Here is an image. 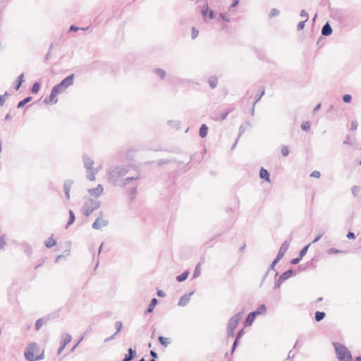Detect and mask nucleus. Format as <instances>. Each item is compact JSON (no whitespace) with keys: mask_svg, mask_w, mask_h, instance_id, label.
Returning <instances> with one entry per match:
<instances>
[{"mask_svg":"<svg viewBox=\"0 0 361 361\" xmlns=\"http://www.w3.org/2000/svg\"><path fill=\"white\" fill-rule=\"evenodd\" d=\"M82 159H83L85 168L87 170H92V166H93L94 163V161L90 157H89L87 155H86V154H84L82 156Z\"/></svg>","mask_w":361,"mask_h":361,"instance_id":"2eb2a0df","label":"nucleus"},{"mask_svg":"<svg viewBox=\"0 0 361 361\" xmlns=\"http://www.w3.org/2000/svg\"><path fill=\"white\" fill-rule=\"evenodd\" d=\"M8 93L7 92H6L4 93V94L3 95H0V106H4V103H5V100H6V98L7 97H8Z\"/></svg>","mask_w":361,"mask_h":361,"instance_id":"49530a36","label":"nucleus"},{"mask_svg":"<svg viewBox=\"0 0 361 361\" xmlns=\"http://www.w3.org/2000/svg\"><path fill=\"white\" fill-rule=\"evenodd\" d=\"M346 237L351 240V239H355V235L353 232H351V231H349L346 235Z\"/></svg>","mask_w":361,"mask_h":361,"instance_id":"338daca9","label":"nucleus"},{"mask_svg":"<svg viewBox=\"0 0 361 361\" xmlns=\"http://www.w3.org/2000/svg\"><path fill=\"white\" fill-rule=\"evenodd\" d=\"M280 259H277V257H276V258L273 260V262L271 263V264L269 265L267 271L265 272V274H264V276H263V279H262V282L266 279L267 276H268L269 271L272 269H274V267L277 264V263L279 262Z\"/></svg>","mask_w":361,"mask_h":361,"instance_id":"412c9836","label":"nucleus"},{"mask_svg":"<svg viewBox=\"0 0 361 361\" xmlns=\"http://www.w3.org/2000/svg\"><path fill=\"white\" fill-rule=\"evenodd\" d=\"M305 23H306V20H302V21L299 22V23L297 25L298 30H302V29H304Z\"/></svg>","mask_w":361,"mask_h":361,"instance_id":"864d4df0","label":"nucleus"},{"mask_svg":"<svg viewBox=\"0 0 361 361\" xmlns=\"http://www.w3.org/2000/svg\"><path fill=\"white\" fill-rule=\"evenodd\" d=\"M136 356V351L133 350L132 348H129L128 350V354H126L123 360V361H130L134 359Z\"/></svg>","mask_w":361,"mask_h":361,"instance_id":"a211bd4d","label":"nucleus"},{"mask_svg":"<svg viewBox=\"0 0 361 361\" xmlns=\"http://www.w3.org/2000/svg\"><path fill=\"white\" fill-rule=\"evenodd\" d=\"M301 259H302V258H300V257L298 256L297 257L293 258L290 260V264H293V265L298 264L300 262Z\"/></svg>","mask_w":361,"mask_h":361,"instance_id":"6e6d98bb","label":"nucleus"},{"mask_svg":"<svg viewBox=\"0 0 361 361\" xmlns=\"http://www.w3.org/2000/svg\"><path fill=\"white\" fill-rule=\"evenodd\" d=\"M154 73H156L161 79H164L166 75L165 71L161 68H156L154 70Z\"/></svg>","mask_w":361,"mask_h":361,"instance_id":"4c0bfd02","label":"nucleus"},{"mask_svg":"<svg viewBox=\"0 0 361 361\" xmlns=\"http://www.w3.org/2000/svg\"><path fill=\"white\" fill-rule=\"evenodd\" d=\"M259 177L261 179H262L265 181L270 182L269 172L264 168H261V169L259 171Z\"/></svg>","mask_w":361,"mask_h":361,"instance_id":"6ab92c4d","label":"nucleus"},{"mask_svg":"<svg viewBox=\"0 0 361 361\" xmlns=\"http://www.w3.org/2000/svg\"><path fill=\"white\" fill-rule=\"evenodd\" d=\"M103 190V186L99 184L95 188L89 189L88 192L94 197H98L102 195Z\"/></svg>","mask_w":361,"mask_h":361,"instance_id":"ddd939ff","label":"nucleus"},{"mask_svg":"<svg viewBox=\"0 0 361 361\" xmlns=\"http://www.w3.org/2000/svg\"><path fill=\"white\" fill-rule=\"evenodd\" d=\"M208 127L206 124H202L199 130V135L200 137L204 138L207 135Z\"/></svg>","mask_w":361,"mask_h":361,"instance_id":"5701e85b","label":"nucleus"},{"mask_svg":"<svg viewBox=\"0 0 361 361\" xmlns=\"http://www.w3.org/2000/svg\"><path fill=\"white\" fill-rule=\"evenodd\" d=\"M22 246L24 248L25 254L27 255L28 257H30L32 255V250L31 246L29 244L26 243H22Z\"/></svg>","mask_w":361,"mask_h":361,"instance_id":"bb28decb","label":"nucleus"},{"mask_svg":"<svg viewBox=\"0 0 361 361\" xmlns=\"http://www.w3.org/2000/svg\"><path fill=\"white\" fill-rule=\"evenodd\" d=\"M199 34V31L195 27H192V32H191V38L192 39H195Z\"/></svg>","mask_w":361,"mask_h":361,"instance_id":"3c124183","label":"nucleus"},{"mask_svg":"<svg viewBox=\"0 0 361 361\" xmlns=\"http://www.w3.org/2000/svg\"><path fill=\"white\" fill-rule=\"evenodd\" d=\"M71 336L68 334H65L62 336V341L61 342V344L63 345V346H66L69 342L71 341Z\"/></svg>","mask_w":361,"mask_h":361,"instance_id":"c756f323","label":"nucleus"},{"mask_svg":"<svg viewBox=\"0 0 361 361\" xmlns=\"http://www.w3.org/2000/svg\"><path fill=\"white\" fill-rule=\"evenodd\" d=\"M59 94V93L56 92V90H54L52 88L50 95L48 97H46L44 100V102L45 104H56L58 102V99L56 98V96Z\"/></svg>","mask_w":361,"mask_h":361,"instance_id":"9b49d317","label":"nucleus"},{"mask_svg":"<svg viewBox=\"0 0 361 361\" xmlns=\"http://www.w3.org/2000/svg\"><path fill=\"white\" fill-rule=\"evenodd\" d=\"M128 166L118 165L110 169L108 171V181L114 185H118L119 180L128 172Z\"/></svg>","mask_w":361,"mask_h":361,"instance_id":"f257e3e1","label":"nucleus"},{"mask_svg":"<svg viewBox=\"0 0 361 361\" xmlns=\"http://www.w3.org/2000/svg\"><path fill=\"white\" fill-rule=\"evenodd\" d=\"M194 292H190L188 294H185L180 297L178 300V305L181 307L185 306L190 301L191 295Z\"/></svg>","mask_w":361,"mask_h":361,"instance_id":"4468645a","label":"nucleus"},{"mask_svg":"<svg viewBox=\"0 0 361 361\" xmlns=\"http://www.w3.org/2000/svg\"><path fill=\"white\" fill-rule=\"evenodd\" d=\"M69 219L66 225V228H68L71 224H73L75 220V214L72 210H69Z\"/></svg>","mask_w":361,"mask_h":361,"instance_id":"a878e982","label":"nucleus"},{"mask_svg":"<svg viewBox=\"0 0 361 361\" xmlns=\"http://www.w3.org/2000/svg\"><path fill=\"white\" fill-rule=\"evenodd\" d=\"M102 212H99V216L97 218V219L92 224V228L96 230L100 229L102 227L106 226L109 224V221L107 220L102 219Z\"/></svg>","mask_w":361,"mask_h":361,"instance_id":"1a4fd4ad","label":"nucleus"},{"mask_svg":"<svg viewBox=\"0 0 361 361\" xmlns=\"http://www.w3.org/2000/svg\"><path fill=\"white\" fill-rule=\"evenodd\" d=\"M310 244H308V245H305V247H303L300 250V252H299V255H298V256L300 257V258H302V257H303L307 254V250H308V248H309V247H310Z\"/></svg>","mask_w":361,"mask_h":361,"instance_id":"ea45409f","label":"nucleus"},{"mask_svg":"<svg viewBox=\"0 0 361 361\" xmlns=\"http://www.w3.org/2000/svg\"><path fill=\"white\" fill-rule=\"evenodd\" d=\"M100 206V201L94 199H88L84 202L81 211L85 216L88 217L94 210L99 208Z\"/></svg>","mask_w":361,"mask_h":361,"instance_id":"20e7f679","label":"nucleus"},{"mask_svg":"<svg viewBox=\"0 0 361 361\" xmlns=\"http://www.w3.org/2000/svg\"><path fill=\"white\" fill-rule=\"evenodd\" d=\"M168 125L173 128L179 129L180 127V122L179 121H168L167 122Z\"/></svg>","mask_w":361,"mask_h":361,"instance_id":"473e14b6","label":"nucleus"},{"mask_svg":"<svg viewBox=\"0 0 361 361\" xmlns=\"http://www.w3.org/2000/svg\"><path fill=\"white\" fill-rule=\"evenodd\" d=\"M280 13V11L276 8H271L270 11V13L269 14V18H272L274 17H276L279 16Z\"/></svg>","mask_w":361,"mask_h":361,"instance_id":"79ce46f5","label":"nucleus"},{"mask_svg":"<svg viewBox=\"0 0 361 361\" xmlns=\"http://www.w3.org/2000/svg\"><path fill=\"white\" fill-rule=\"evenodd\" d=\"M326 317L324 312L317 311L314 314V319L316 322H321Z\"/></svg>","mask_w":361,"mask_h":361,"instance_id":"c85d7f7f","label":"nucleus"},{"mask_svg":"<svg viewBox=\"0 0 361 361\" xmlns=\"http://www.w3.org/2000/svg\"><path fill=\"white\" fill-rule=\"evenodd\" d=\"M324 234V232L319 233L315 237V238L313 240L312 243H315L318 242L322 238V237L323 236Z\"/></svg>","mask_w":361,"mask_h":361,"instance_id":"13d9d810","label":"nucleus"},{"mask_svg":"<svg viewBox=\"0 0 361 361\" xmlns=\"http://www.w3.org/2000/svg\"><path fill=\"white\" fill-rule=\"evenodd\" d=\"M188 275H189V271H185L181 274L178 275L176 276V281L178 282H183L187 279Z\"/></svg>","mask_w":361,"mask_h":361,"instance_id":"cd10ccee","label":"nucleus"},{"mask_svg":"<svg viewBox=\"0 0 361 361\" xmlns=\"http://www.w3.org/2000/svg\"><path fill=\"white\" fill-rule=\"evenodd\" d=\"M300 17L302 18H305V19L304 20H306V22L309 19V16H308V13L305 11V10H302L301 12H300Z\"/></svg>","mask_w":361,"mask_h":361,"instance_id":"5fc2aeb1","label":"nucleus"},{"mask_svg":"<svg viewBox=\"0 0 361 361\" xmlns=\"http://www.w3.org/2000/svg\"><path fill=\"white\" fill-rule=\"evenodd\" d=\"M281 154L283 157H287L289 154L288 146L284 145L281 147Z\"/></svg>","mask_w":361,"mask_h":361,"instance_id":"de8ad7c7","label":"nucleus"},{"mask_svg":"<svg viewBox=\"0 0 361 361\" xmlns=\"http://www.w3.org/2000/svg\"><path fill=\"white\" fill-rule=\"evenodd\" d=\"M169 162V160H168V159H160L158 161L157 165L161 166L163 164H168Z\"/></svg>","mask_w":361,"mask_h":361,"instance_id":"69168bd1","label":"nucleus"},{"mask_svg":"<svg viewBox=\"0 0 361 361\" xmlns=\"http://www.w3.org/2000/svg\"><path fill=\"white\" fill-rule=\"evenodd\" d=\"M264 90H262L259 95H258V97L254 102V106H255V104L261 99L262 97L264 94Z\"/></svg>","mask_w":361,"mask_h":361,"instance_id":"680f3d73","label":"nucleus"},{"mask_svg":"<svg viewBox=\"0 0 361 361\" xmlns=\"http://www.w3.org/2000/svg\"><path fill=\"white\" fill-rule=\"evenodd\" d=\"M39 347L37 343H30L24 352V356L27 361H37L41 360L44 358V352L38 355L35 356V354L39 353Z\"/></svg>","mask_w":361,"mask_h":361,"instance_id":"f03ea898","label":"nucleus"},{"mask_svg":"<svg viewBox=\"0 0 361 361\" xmlns=\"http://www.w3.org/2000/svg\"><path fill=\"white\" fill-rule=\"evenodd\" d=\"M348 251L346 250H341L336 248H330L327 250V254L329 255H334L338 253H347Z\"/></svg>","mask_w":361,"mask_h":361,"instance_id":"c9c22d12","label":"nucleus"},{"mask_svg":"<svg viewBox=\"0 0 361 361\" xmlns=\"http://www.w3.org/2000/svg\"><path fill=\"white\" fill-rule=\"evenodd\" d=\"M80 28L79 27H77L74 25H72L70 26L69 27V32H77L80 30Z\"/></svg>","mask_w":361,"mask_h":361,"instance_id":"0e129e2a","label":"nucleus"},{"mask_svg":"<svg viewBox=\"0 0 361 361\" xmlns=\"http://www.w3.org/2000/svg\"><path fill=\"white\" fill-rule=\"evenodd\" d=\"M158 341L160 343V344L164 347L168 346V345L170 343V341H169V338H165L162 336H159L158 337Z\"/></svg>","mask_w":361,"mask_h":361,"instance_id":"72a5a7b5","label":"nucleus"},{"mask_svg":"<svg viewBox=\"0 0 361 361\" xmlns=\"http://www.w3.org/2000/svg\"><path fill=\"white\" fill-rule=\"evenodd\" d=\"M200 263H198L195 266V270L193 272V275H192V278L193 279L197 278L200 276Z\"/></svg>","mask_w":361,"mask_h":361,"instance_id":"58836bf2","label":"nucleus"},{"mask_svg":"<svg viewBox=\"0 0 361 361\" xmlns=\"http://www.w3.org/2000/svg\"><path fill=\"white\" fill-rule=\"evenodd\" d=\"M238 343H239V341L235 338L234 342H233V345H232V348H231V355H232V354L234 353V351L235 350V349H236V348H237V346H238Z\"/></svg>","mask_w":361,"mask_h":361,"instance_id":"603ef678","label":"nucleus"},{"mask_svg":"<svg viewBox=\"0 0 361 361\" xmlns=\"http://www.w3.org/2000/svg\"><path fill=\"white\" fill-rule=\"evenodd\" d=\"M310 126H311V124H310V121H305V122H302V123L301 124V129L303 131H307L310 129Z\"/></svg>","mask_w":361,"mask_h":361,"instance_id":"a19ab883","label":"nucleus"},{"mask_svg":"<svg viewBox=\"0 0 361 361\" xmlns=\"http://www.w3.org/2000/svg\"><path fill=\"white\" fill-rule=\"evenodd\" d=\"M208 11H209V7H208L207 4H206L205 6L203 7V8L201 11V13H202V17L204 20H206V17H207V14Z\"/></svg>","mask_w":361,"mask_h":361,"instance_id":"a18cd8bd","label":"nucleus"},{"mask_svg":"<svg viewBox=\"0 0 361 361\" xmlns=\"http://www.w3.org/2000/svg\"><path fill=\"white\" fill-rule=\"evenodd\" d=\"M255 318L256 317H254V314H252V312H250L244 322V326L245 327L251 326L252 324V323L254 322Z\"/></svg>","mask_w":361,"mask_h":361,"instance_id":"4be33fe9","label":"nucleus"},{"mask_svg":"<svg viewBox=\"0 0 361 361\" xmlns=\"http://www.w3.org/2000/svg\"><path fill=\"white\" fill-rule=\"evenodd\" d=\"M73 184V180L68 179V180H66L64 181L63 190H64V192H65L66 198L67 200L70 199V191H71V186H72Z\"/></svg>","mask_w":361,"mask_h":361,"instance_id":"f8f14e48","label":"nucleus"},{"mask_svg":"<svg viewBox=\"0 0 361 361\" xmlns=\"http://www.w3.org/2000/svg\"><path fill=\"white\" fill-rule=\"evenodd\" d=\"M32 99V97H27L23 100L20 101L17 104V108L20 109L23 108L26 104L30 102Z\"/></svg>","mask_w":361,"mask_h":361,"instance_id":"7c9ffc66","label":"nucleus"},{"mask_svg":"<svg viewBox=\"0 0 361 361\" xmlns=\"http://www.w3.org/2000/svg\"><path fill=\"white\" fill-rule=\"evenodd\" d=\"M358 123L357 121H352L350 125V130H355L357 129Z\"/></svg>","mask_w":361,"mask_h":361,"instance_id":"e2e57ef3","label":"nucleus"},{"mask_svg":"<svg viewBox=\"0 0 361 361\" xmlns=\"http://www.w3.org/2000/svg\"><path fill=\"white\" fill-rule=\"evenodd\" d=\"M333 30L329 22H326L322 28V35L324 36H329L332 34Z\"/></svg>","mask_w":361,"mask_h":361,"instance_id":"dca6fc26","label":"nucleus"},{"mask_svg":"<svg viewBox=\"0 0 361 361\" xmlns=\"http://www.w3.org/2000/svg\"><path fill=\"white\" fill-rule=\"evenodd\" d=\"M352 100V96L348 94H345L343 96V101L345 103H350Z\"/></svg>","mask_w":361,"mask_h":361,"instance_id":"8fccbe9b","label":"nucleus"},{"mask_svg":"<svg viewBox=\"0 0 361 361\" xmlns=\"http://www.w3.org/2000/svg\"><path fill=\"white\" fill-rule=\"evenodd\" d=\"M56 243V240L53 238V235H51V237L49 238V239L45 242V246L47 248H51L54 245H55Z\"/></svg>","mask_w":361,"mask_h":361,"instance_id":"2f4dec72","label":"nucleus"},{"mask_svg":"<svg viewBox=\"0 0 361 361\" xmlns=\"http://www.w3.org/2000/svg\"><path fill=\"white\" fill-rule=\"evenodd\" d=\"M333 345L339 361H353V356L350 351L344 345L334 342Z\"/></svg>","mask_w":361,"mask_h":361,"instance_id":"7ed1b4c3","label":"nucleus"},{"mask_svg":"<svg viewBox=\"0 0 361 361\" xmlns=\"http://www.w3.org/2000/svg\"><path fill=\"white\" fill-rule=\"evenodd\" d=\"M289 246H290V243L287 240H286L285 242H283L282 243V245H281V247L279 249V251L276 255L277 259H281L284 257L285 253L287 252Z\"/></svg>","mask_w":361,"mask_h":361,"instance_id":"9d476101","label":"nucleus"},{"mask_svg":"<svg viewBox=\"0 0 361 361\" xmlns=\"http://www.w3.org/2000/svg\"><path fill=\"white\" fill-rule=\"evenodd\" d=\"M24 74H20L16 80V85L14 86V89L17 91L20 89L22 83L24 82Z\"/></svg>","mask_w":361,"mask_h":361,"instance_id":"b1692460","label":"nucleus"},{"mask_svg":"<svg viewBox=\"0 0 361 361\" xmlns=\"http://www.w3.org/2000/svg\"><path fill=\"white\" fill-rule=\"evenodd\" d=\"M208 83L212 89H214L217 86L218 78L214 75L210 76L208 80Z\"/></svg>","mask_w":361,"mask_h":361,"instance_id":"393cba45","label":"nucleus"},{"mask_svg":"<svg viewBox=\"0 0 361 361\" xmlns=\"http://www.w3.org/2000/svg\"><path fill=\"white\" fill-rule=\"evenodd\" d=\"M50 318H51V317L49 316V317H44L38 319L35 322V330L39 331L40 329V328L44 324H46Z\"/></svg>","mask_w":361,"mask_h":361,"instance_id":"f3484780","label":"nucleus"},{"mask_svg":"<svg viewBox=\"0 0 361 361\" xmlns=\"http://www.w3.org/2000/svg\"><path fill=\"white\" fill-rule=\"evenodd\" d=\"M6 245V240H4V235L0 237V249H4Z\"/></svg>","mask_w":361,"mask_h":361,"instance_id":"052dcab7","label":"nucleus"},{"mask_svg":"<svg viewBox=\"0 0 361 361\" xmlns=\"http://www.w3.org/2000/svg\"><path fill=\"white\" fill-rule=\"evenodd\" d=\"M244 334V329H241L237 334L236 336H235V339L237 340H240L241 338V337L243 336Z\"/></svg>","mask_w":361,"mask_h":361,"instance_id":"bf43d9fd","label":"nucleus"},{"mask_svg":"<svg viewBox=\"0 0 361 361\" xmlns=\"http://www.w3.org/2000/svg\"><path fill=\"white\" fill-rule=\"evenodd\" d=\"M360 188L358 186L355 185L352 188V193H353V196H355V197L358 195V194L360 193Z\"/></svg>","mask_w":361,"mask_h":361,"instance_id":"09e8293b","label":"nucleus"},{"mask_svg":"<svg viewBox=\"0 0 361 361\" xmlns=\"http://www.w3.org/2000/svg\"><path fill=\"white\" fill-rule=\"evenodd\" d=\"M321 176V173L319 171H314L311 174L310 177L319 178Z\"/></svg>","mask_w":361,"mask_h":361,"instance_id":"4d7b16f0","label":"nucleus"},{"mask_svg":"<svg viewBox=\"0 0 361 361\" xmlns=\"http://www.w3.org/2000/svg\"><path fill=\"white\" fill-rule=\"evenodd\" d=\"M74 74H71L62 80L59 84L53 87L54 90L60 94L65 92V90L73 84Z\"/></svg>","mask_w":361,"mask_h":361,"instance_id":"0eeeda50","label":"nucleus"},{"mask_svg":"<svg viewBox=\"0 0 361 361\" xmlns=\"http://www.w3.org/2000/svg\"><path fill=\"white\" fill-rule=\"evenodd\" d=\"M157 302H158V300L157 298H152L148 305V307L145 310V314H149V313L152 312L154 311V307L157 305Z\"/></svg>","mask_w":361,"mask_h":361,"instance_id":"aec40b11","label":"nucleus"},{"mask_svg":"<svg viewBox=\"0 0 361 361\" xmlns=\"http://www.w3.org/2000/svg\"><path fill=\"white\" fill-rule=\"evenodd\" d=\"M140 178V176L137 174L134 176L127 177L123 179L122 182V186H126L130 182H132V185L129 190V195H130V200H133L135 198V195L137 194V188L138 184L135 183Z\"/></svg>","mask_w":361,"mask_h":361,"instance_id":"39448f33","label":"nucleus"},{"mask_svg":"<svg viewBox=\"0 0 361 361\" xmlns=\"http://www.w3.org/2000/svg\"><path fill=\"white\" fill-rule=\"evenodd\" d=\"M242 318V312H239L233 316L227 325V334L228 337H234V330L238 325L240 320Z\"/></svg>","mask_w":361,"mask_h":361,"instance_id":"423d86ee","label":"nucleus"},{"mask_svg":"<svg viewBox=\"0 0 361 361\" xmlns=\"http://www.w3.org/2000/svg\"><path fill=\"white\" fill-rule=\"evenodd\" d=\"M257 310L260 314H265L267 312V307L264 304H262L259 305V307L257 308Z\"/></svg>","mask_w":361,"mask_h":361,"instance_id":"c03bdc74","label":"nucleus"},{"mask_svg":"<svg viewBox=\"0 0 361 361\" xmlns=\"http://www.w3.org/2000/svg\"><path fill=\"white\" fill-rule=\"evenodd\" d=\"M228 115V112H223L220 116V121H224Z\"/></svg>","mask_w":361,"mask_h":361,"instance_id":"774afa93","label":"nucleus"},{"mask_svg":"<svg viewBox=\"0 0 361 361\" xmlns=\"http://www.w3.org/2000/svg\"><path fill=\"white\" fill-rule=\"evenodd\" d=\"M295 274V272L290 269L286 271H284L283 274H281L279 277L276 280L274 283V289H278L280 288L281 285L287 279L290 278L291 276H294Z\"/></svg>","mask_w":361,"mask_h":361,"instance_id":"6e6552de","label":"nucleus"},{"mask_svg":"<svg viewBox=\"0 0 361 361\" xmlns=\"http://www.w3.org/2000/svg\"><path fill=\"white\" fill-rule=\"evenodd\" d=\"M123 328V323L121 321H117L115 323V329H116V332H115V334H117L118 332L121 331V330Z\"/></svg>","mask_w":361,"mask_h":361,"instance_id":"37998d69","label":"nucleus"},{"mask_svg":"<svg viewBox=\"0 0 361 361\" xmlns=\"http://www.w3.org/2000/svg\"><path fill=\"white\" fill-rule=\"evenodd\" d=\"M40 87H41V85L39 82H35L33 85H32V87L31 88V92L32 94H37L39 89H40Z\"/></svg>","mask_w":361,"mask_h":361,"instance_id":"e433bc0d","label":"nucleus"},{"mask_svg":"<svg viewBox=\"0 0 361 361\" xmlns=\"http://www.w3.org/2000/svg\"><path fill=\"white\" fill-rule=\"evenodd\" d=\"M98 172L97 169H92L89 173L87 174V178L90 180H95V174Z\"/></svg>","mask_w":361,"mask_h":361,"instance_id":"f704fd0d","label":"nucleus"}]
</instances>
